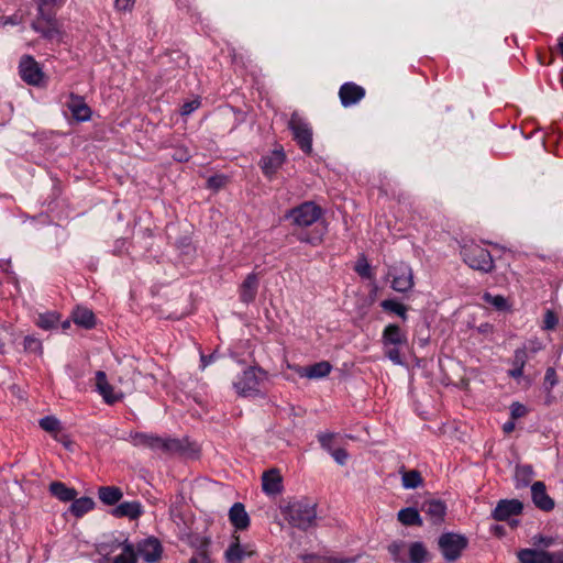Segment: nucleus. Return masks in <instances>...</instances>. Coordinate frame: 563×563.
<instances>
[{
	"mask_svg": "<svg viewBox=\"0 0 563 563\" xmlns=\"http://www.w3.org/2000/svg\"><path fill=\"white\" fill-rule=\"evenodd\" d=\"M129 438L134 446H141L152 451H161L168 455L192 457L198 453L196 444L191 443L187 438H162L146 432H131Z\"/></svg>",
	"mask_w": 563,
	"mask_h": 563,
	"instance_id": "f257e3e1",
	"label": "nucleus"
},
{
	"mask_svg": "<svg viewBox=\"0 0 563 563\" xmlns=\"http://www.w3.org/2000/svg\"><path fill=\"white\" fill-rule=\"evenodd\" d=\"M285 520L294 528L307 531L317 526V504L307 497L294 499L282 507Z\"/></svg>",
	"mask_w": 563,
	"mask_h": 563,
	"instance_id": "f03ea898",
	"label": "nucleus"
},
{
	"mask_svg": "<svg viewBox=\"0 0 563 563\" xmlns=\"http://www.w3.org/2000/svg\"><path fill=\"white\" fill-rule=\"evenodd\" d=\"M461 256L464 263L472 269L487 274L495 268L490 252L476 243L472 242L462 245Z\"/></svg>",
	"mask_w": 563,
	"mask_h": 563,
	"instance_id": "7ed1b4c3",
	"label": "nucleus"
},
{
	"mask_svg": "<svg viewBox=\"0 0 563 563\" xmlns=\"http://www.w3.org/2000/svg\"><path fill=\"white\" fill-rule=\"evenodd\" d=\"M322 208L313 201H305L288 210L284 218L299 228H307L317 222L322 216Z\"/></svg>",
	"mask_w": 563,
	"mask_h": 563,
	"instance_id": "20e7f679",
	"label": "nucleus"
},
{
	"mask_svg": "<svg viewBox=\"0 0 563 563\" xmlns=\"http://www.w3.org/2000/svg\"><path fill=\"white\" fill-rule=\"evenodd\" d=\"M438 545L444 560L454 562L461 558L462 552L467 548L468 540L463 534L444 532L440 536Z\"/></svg>",
	"mask_w": 563,
	"mask_h": 563,
	"instance_id": "39448f33",
	"label": "nucleus"
},
{
	"mask_svg": "<svg viewBox=\"0 0 563 563\" xmlns=\"http://www.w3.org/2000/svg\"><path fill=\"white\" fill-rule=\"evenodd\" d=\"M288 128L300 150L310 155L312 153V129L310 124L297 112H294L288 122Z\"/></svg>",
	"mask_w": 563,
	"mask_h": 563,
	"instance_id": "423d86ee",
	"label": "nucleus"
},
{
	"mask_svg": "<svg viewBox=\"0 0 563 563\" xmlns=\"http://www.w3.org/2000/svg\"><path fill=\"white\" fill-rule=\"evenodd\" d=\"M389 275L393 277L391 288L398 292H407L412 289L413 272L409 264L400 262L390 268Z\"/></svg>",
	"mask_w": 563,
	"mask_h": 563,
	"instance_id": "0eeeda50",
	"label": "nucleus"
},
{
	"mask_svg": "<svg viewBox=\"0 0 563 563\" xmlns=\"http://www.w3.org/2000/svg\"><path fill=\"white\" fill-rule=\"evenodd\" d=\"M19 74L23 81L31 86H40L44 73L40 64L31 55H23L19 63Z\"/></svg>",
	"mask_w": 563,
	"mask_h": 563,
	"instance_id": "6e6552de",
	"label": "nucleus"
},
{
	"mask_svg": "<svg viewBox=\"0 0 563 563\" xmlns=\"http://www.w3.org/2000/svg\"><path fill=\"white\" fill-rule=\"evenodd\" d=\"M517 556L521 563H563V551L549 552L542 549H522Z\"/></svg>",
	"mask_w": 563,
	"mask_h": 563,
	"instance_id": "1a4fd4ad",
	"label": "nucleus"
},
{
	"mask_svg": "<svg viewBox=\"0 0 563 563\" xmlns=\"http://www.w3.org/2000/svg\"><path fill=\"white\" fill-rule=\"evenodd\" d=\"M539 350L540 346H536L533 343L518 347L511 358L512 368L507 372L508 376L515 379L522 377L526 363Z\"/></svg>",
	"mask_w": 563,
	"mask_h": 563,
	"instance_id": "9d476101",
	"label": "nucleus"
},
{
	"mask_svg": "<svg viewBox=\"0 0 563 563\" xmlns=\"http://www.w3.org/2000/svg\"><path fill=\"white\" fill-rule=\"evenodd\" d=\"M256 372L257 369L255 367H249L233 383V386L239 395L245 397L255 395L260 391V378Z\"/></svg>",
	"mask_w": 563,
	"mask_h": 563,
	"instance_id": "9b49d317",
	"label": "nucleus"
},
{
	"mask_svg": "<svg viewBox=\"0 0 563 563\" xmlns=\"http://www.w3.org/2000/svg\"><path fill=\"white\" fill-rule=\"evenodd\" d=\"M95 380L96 390L107 405H113L123 398V394L115 393L113 386L109 384L104 372L98 371Z\"/></svg>",
	"mask_w": 563,
	"mask_h": 563,
	"instance_id": "f8f14e48",
	"label": "nucleus"
},
{
	"mask_svg": "<svg viewBox=\"0 0 563 563\" xmlns=\"http://www.w3.org/2000/svg\"><path fill=\"white\" fill-rule=\"evenodd\" d=\"M523 505L518 499H501L492 512V517L497 521H505L511 516L521 514Z\"/></svg>",
	"mask_w": 563,
	"mask_h": 563,
	"instance_id": "ddd939ff",
	"label": "nucleus"
},
{
	"mask_svg": "<svg viewBox=\"0 0 563 563\" xmlns=\"http://www.w3.org/2000/svg\"><path fill=\"white\" fill-rule=\"evenodd\" d=\"M67 108L77 122H86L91 119V108L86 103L81 96L70 93Z\"/></svg>",
	"mask_w": 563,
	"mask_h": 563,
	"instance_id": "4468645a",
	"label": "nucleus"
},
{
	"mask_svg": "<svg viewBox=\"0 0 563 563\" xmlns=\"http://www.w3.org/2000/svg\"><path fill=\"white\" fill-rule=\"evenodd\" d=\"M446 509L445 503L440 499H427L421 505V511L428 516L434 526H439L444 521Z\"/></svg>",
	"mask_w": 563,
	"mask_h": 563,
	"instance_id": "2eb2a0df",
	"label": "nucleus"
},
{
	"mask_svg": "<svg viewBox=\"0 0 563 563\" xmlns=\"http://www.w3.org/2000/svg\"><path fill=\"white\" fill-rule=\"evenodd\" d=\"M163 548L155 538H148L137 544V554L147 563L157 562L162 556Z\"/></svg>",
	"mask_w": 563,
	"mask_h": 563,
	"instance_id": "dca6fc26",
	"label": "nucleus"
},
{
	"mask_svg": "<svg viewBox=\"0 0 563 563\" xmlns=\"http://www.w3.org/2000/svg\"><path fill=\"white\" fill-rule=\"evenodd\" d=\"M365 96V89L354 82H345L340 87L339 97L343 107L356 104Z\"/></svg>",
	"mask_w": 563,
	"mask_h": 563,
	"instance_id": "f3484780",
	"label": "nucleus"
},
{
	"mask_svg": "<svg viewBox=\"0 0 563 563\" xmlns=\"http://www.w3.org/2000/svg\"><path fill=\"white\" fill-rule=\"evenodd\" d=\"M382 343L384 347L406 346L408 344L406 333L396 323H389L382 333Z\"/></svg>",
	"mask_w": 563,
	"mask_h": 563,
	"instance_id": "a211bd4d",
	"label": "nucleus"
},
{
	"mask_svg": "<svg viewBox=\"0 0 563 563\" xmlns=\"http://www.w3.org/2000/svg\"><path fill=\"white\" fill-rule=\"evenodd\" d=\"M143 512V506L139 500L123 501L110 511L115 518H128L130 520L139 519Z\"/></svg>",
	"mask_w": 563,
	"mask_h": 563,
	"instance_id": "6ab92c4d",
	"label": "nucleus"
},
{
	"mask_svg": "<svg viewBox=\"0 0 563 563\" xmlns=\"http://www.w3.org/2000/svg\"><path fill=\"white\" fill-rule=\"evenodd\" d=\"M532 501L539 509L550 511L554 508V500L547 494L543 482H534L531 486Z\"/></svg>",
	"mask_w": 563,
	"mask_h": 563,
	"instance_id": "aec40b11",
	"label": "nucleus"
},
{
	"mask_svg": "<svg viewBox=\"0 0 563 563\" xmlns=\"http://www.w3.org/2000/svg\"><path fill=\"white\" fill-rule=\"evenodd\" d=\"M283 478L277 468H272L262 475V488L268 495H277L283 490Z\"/></svg>",
	"mask_w": 563,
	"mask_h": 563,
	"instance_id": "412c9836",
	"label": "nucleus"
},
{
	"mask_svg": "<svg viewBox=\"0 0 563 563\" xmlns=\"http://www.w3.org/2000/svg\"><path fill=\"white\" fill-rule=\"evenodd\" d=\"M285 153L282 150L273 151L271 155L263 156L260 166L264 175L272 177L284 164Z\"/></svg>",
	"mask_w": 563,
	"mask_h": 563,
	"instance_id": "4be33fe9",
	"label": "nucleus"
},
{
	"mask_svg": "<svg viewBox=\"0 0 563 563\" xmlns=\"http://www.w3.org/2000/svg\"><path fill=\"white\" fill-rule=\"evenodd\" d=\"M258 277L255 273L249 274L240 286V300L250 303L255 300L258 290Z\"/></svg>",
	"mask_w": 563,
	"mask_h": 563,
	"instance_id": "5701e85b",
	"label": "nucleus"
},
{
	"mask_svg": "<svg viewBox=\"0 0 563 563\" xmlns=\"http://www.w3.org/2000/svg\"><path fill=\"white\" fill-rule=\"evenodd\" d=\"M229 520L236 530H245L250 526V516L242 503H234L229 510Z\"/></svg>",
	"mask_w": 563,
	"mask_h": 563,
	"instance_id": "b1692460",
	"label": "nucleus"
},
{
	"mask_svg": "<svg viewBox=\"0 0 563 563\" xmlns=\"http://www.w3.org/2000/svg\"><path fill=\"white\" fill-rule=\"evenodd\" d=\"M332 366L329 362L322 361L314 363L307 367H301L298 371L300 376L308 377L310 379L323 378L330 374Z\"/></svg>",
	"mask_w": 563,
	"mask_h": 563,
	"instance_id": "393cba45",
	"label": "nucleus"
},
{
	"mask_svg": "<svg viewBox=\"0 0 563 563\" xmlns=\"http://www.w3.org/2000/svg\"><path fill=\"white\" fill-rule=\"evenodd\" d=\"M31 27L48 41L60 42V40H62V34H60V31L58 30L57 21L49 22V23L48 22H46V23L32 22Z\"/></svg>",
	"mask_w": 563,
	"mask_h": 563,
	"instance_id": "a878e982",
	"label": "nucleus"
},
{
	"mask_svg": "<svg viewBox=\"0 0 563 563\" xmlns=\"http://www.w3.org/2000/svg\"><path fill=\"white\" fill-rule=\"evenodd\" d=\"M123 492L117 486H100L98 488V498L107 506H115L122 499Z\"/></svg>",
	"mask_w": 563,
	"mask_h": 563,
	"instance_id": "bb28decb",
	"label": "nucleus"
},
{
	"mask_svg": "<svg viewBox=\"0 0 563 563\" xmlns=\"http://www.w3.org/2000/svg\"><path fill=\"white\" fill-rule=\"evenodd\" d=\"M49 493L62 501H71L77 497V490L67 487L62 482H52L49 484Z\"/></svg>",
	"mask_w": 563,
	"mask_h": 563,
	"instance_id": "cd10ccee",
	"label": "nucleus"
},
{
	"mask_svg": "<svg viewBox=\"0 0 563 563\" xmlns=\"http://www.w3.org/2000/svg\"><path fill=\"white\" fill-rule=\"evenodd\" d=\"M397 519L404 525V526H417L421 527L423 525V520L415 507H406L398 511Z\"/></svg>",
	"mask_w": 563,
	"mask_h": 563,
	"instance_id": "c85d7f7f",
	"label": "nucleus"
},
{
	"mask_svg": "<svg viewBox=\"0 0 563 563\" xmlns=\"http://www.w3.org/2000/svg\"><path fill=\"white\" fill-rule=\"evenodd\" d=\"M73 320L77 325H80L85 329H91L96 324L95 314L88 308L78 307L76 310H74Z\"/></svg>",
	"mask_w": 563,
	"mask_h": 563,
	"instance_id": "c756f323",
	"label": "nucleus"
},
{
	"mask_svg": "<svg viewBox=\"0 0 563 563\" xmlns=\"http://www.w3.org/2000/svg\"><path fill=\"white\" fill-rule=\"evenodd\" d=\"M69 511L77 518L82 517L95 507V501L90 497H80L71 500Z\"/></svg>",
	"mask_w": 563,
	"mask_h": 563,
	"instance_id": "7c9ffc66",
	"label": "nucleus"
},
{
	"mask_svg": "<svg viewBox=\"0 0 563 563\" xmlns=\"http://www.w3.org/2000/svg\"><path fill=\"white\" fill-rule=\"evenodd\" d=\"M252 555V552H247L236 540L225 551V559L228 563H241L245 556Z\"/></svg>",
	"mask_w": 563,
	"mask_h": 563,
	"instance_id": "2f4dec72",
	"label": "nucleus"
},
{
	"mask_svg": "<svg viewBox=\"0 0 563 563\" xmlns=\"http://www.w3.org/2000/svg\"><path fill=\"white\" fill-rule=\"evenodd\" d=\"M404 468L405 467L402 466L400 470V473L402 475L401 476L402 486L406 489H413V488L419 487L423 482L420 472L417 470L405 471Z\"/></svg>",
	"mask_w": 563,
	"mask_h": 563,
	"instance_id": "473e14b6",
	"label": "nucleus"
},
{
	"mask_svg": "<svg viewBox=\"0 0 563 563\" xmlns=\"http://www.w3.org/2000/svg\"><path fill=\"white\" fill-rule=\"evenodd\" d=\"M409 556L411 563H426L428 551L422 542H412L409 547Z\"/></svg>",
	"mask_w": 563,
	"mask_h": 563,
	"instance_id": "72a5a7b5",
	"label": "nucleus"
},
{
	"mask_svg": "<svg viewBox=\"0 0 563 563\" xmlns=\"http://www.w3.org/2000/svg\"><path fill=\"white\" fill-rule=\"evenodd\" d=\"M136 552L133 544L124 542L122 552L114 556L112 563H136Z\"/></svg>",
	"mask_w": 563,
	"mask_h": 563,
	"instance_id": "f704fd0d",
	"label": "nucleus"
},
{
	"mask_svg": "<svg viewBox=\"0 0 563 563\" xmlns=\"http://www.w3.org/2000/svg\"><path fill=\"white\" fill-rule=\"evenodd\" d=\"M533 475L532 468L530 466H519L516 470V488H523L527 487L530 482L531 477Z\"/></svg>",
	"mask_w": 563,
	"mask_h": 563,
	"instance_id": "c9c22d12",
	"label": "nucleus"
},
{
	"mask_svg": "<svg viewBox=\"0 0 563 563\" xmlns=\"http://www.w3.org/2000/svg\"><path fill=\"white\" fill-rule=\"evenodd\" d=\"M380 306L384 310L396 313L402 320L407 319V307L405 305L394 299H386L382 301Z\"/></svg>",
	"mask_w": 563,
	"mask_h": 563,
	"instance_id": "e433bc0d",
	"label": "nucleus"
},
{
	"mask_svg": "<svg viewBox=\"0 0 563 563\" xmlns=\"http://www.w3.org/2000/svg\"><path fill=\"white\" fill-rule=\"evenodd\" d=\"M59 316L56 312L41 313L36 320V325L44 330H51L57 325Z\"/></svg>",
	"mask_w": 563,
	"mask_h": 563,
	"instance_id": "4c0bfd02",
	"label": "nucleus"
},
{
	"mask_svg": "<svg viewBox=\"0 0 563 563\" xmlns=\"http://www.w3.org/2000/svg\"><path fill=\"white\" fill-rule=\"evenodd\" d=\"M483 299L485 302L492 305L499 311H505L508 309L507 299L501 295H492L489 292H485L483 295Z\"/></svg>",
	"mask_w": 563,
	"mask_h": 563,
	"instance_id": "58836bf2",
	"label": "nucleus"
},
{
	"mask_svg": "<svg viewBox=\"0 0 563 563\" xmlns=\"http://www.w3.org/2000/svg\"><path fill=\"white\" fill-rule=\"evenodd\" d=\"M56 21L55 12L52 8L37 4V16L32 22H54Z\"/></svg>",
	"mask_w": 563,
	"mask_h": 563,
	"instance_id": "ea45409f",
	"label": "nucleus"
},
{
	"mask_svg": "<svg viewBox=\"0 0 563 563\" xmlns=\"http://www.w3.org/2000/svg\"><path fill=\"white\" fill-rule=\"evenodd\" d=\"M401 346H388L385 349V356L390 360L395 365H404L405 361L400 353Z\"/></svg>",
	"mask_w": 563,
	"mask_h": 563,
	"instance_id": "a19ab883",
	"label": "nucleus"
},
{
	"mask_svg": "<svg viewBox=\"0 0 563 563\" xmlns=\"http://www.w3.org/2000/svg\"><path fill=\"white\" fill-rule=\"evenodd\" d=\"M38 423H40V427L47 432H54V431L59 430V428H60L59 420L53 416H46V417L40 419Z\"/></svg>",
	"mask_w": 563,
	"mask_h": 563,
	"instance_id": "79ce46f5",
	"label": "nucleus"
},
{
	"mask_svg": "<svg viewBox=\"0 0 563 563\" xmlns=\"http://www.w3.org/2000/svg\"><path fill=\"white\" fill-rule=\"evenodd\" d=\"M24 350L30 353H41L42 342L35 336L27 335L24 338Z\"/></svg>",
	"mask_w": 563,
	"mask_h": 563,
	"instance_id": "37998d69",
	"label": "nucleus"
},
{
	"mask_svg": "<svg viewBox=\"0 0 563 563\" xmlns=\"http://www.w3.org/2000/svg\"><path fill=\"white\" fill-rule=\"evenodd\" d=\"M532 544L536 547L534 549L545 550L555 544V539L552 537H543L541 534H537L532 537Z\"/></svg>",
	"mask_w": 563,
	"mask_h": 563,
	"instance_id": "c03bdc74",
	"label": "nucleus"
},
{
	"mask_svg": "<svg viewBox=\"0 0 563 563\" xmlns=\"http://www.w3.org/2000/svg\"><path fill=\"white\" fill-rule=\"evenodd\" d=\"M559 323V318L553 310L548 309L543 317V325L544 330H554Z\"/></svg>",
	"mask_w": 563,
	"mask_h": 563,
	"instance_id": "a18cd8bd",
	"label": "nucleus"
},
{
	"mask_svg": "<svg viewBox=\"0 0 563 563\" xmlns=\"http://www.w3.org/2000/svg\"><path fill=\"white\" fill-rule=\"evenodd\" d=\"M527 412V407L518 401L512 402L510 406V417L512 420L525 417Z\"/></svg>",
	"mask_w": 563,
	"mask_h": 563,
	"instance_id": "49530a36",
	"label": "nucleus"
},
{
	"mask_svg": "<svg viewBox=\"0 0 563 563\" xmlns=\"http://www.w3.org/2000/svg\"><path fill=\"white\" fill-rule=\"evenodd\" d=\"M355 271L363 278L369 279L372 277V268L371 265L366 262V260L357 262Z\"/></svg>",
	"mask_w": 563,
	"mask_h": 563,
	"instance_id": "de8ad7c7",
	"label": "nucleus"
},
{
	"mask_svg": "<svg viewBox=\"0 0 563 563\" xmlns=\"http://www.w3.org/2000/svg\"><path fill=\"white\" fill-rule=\"evenodd\" d=\"M200 107V100L198 98L187 101L181 106L180 114L189 115Z\"/></svg>",
	"mask_w": 563,
	"mask_h": 563,
	"instance_id": "09e8293b",
	"label": "nucleus"
},
{
	"mask_svg": "<svg viewBox=\"0 0 563 563\" xmlns=\"http://www.w3.org/2000/svg\"><path fill=\"white\" fill-rule=\"evenodd\" d=\"M330 453L338 464L344 465L346 463L349 454L345 449L338 448L332 450Z\"/></svg>",
	"mask_w": 563,
	"mask_h": 563,
	"instance_id": "8fccbe9b",
	"label": "nucleus"
},
{
	"mask_svg": "<svg viewBox=\"0 0 563 563\" xmlns=\"http://www.w3.org/2000/svg\"><path fill=\"white\" fill-rule=\"evenodd\" d=\"M207 184H208V188L216 189V190L220 189L225 184V177L221 176V175L211 176L208 178Z\"/></svg>",
	"mask_w": 563,
	"mask_h": 563,
	"instance_id": "3c124183",
	"label": "nucleus"
},
{
	"mask_svg": "<svg viewBox=\"0 0 563 563\" xmlns=\"http://www.w3.org/2000/svg\"><path fill=\"white\" fill-rule=\"evenodd\" d=\"M544 384L550 388L554 387L558 384L556 372L553 367L547 368L544 375Z\"/></svg>",
	"mask_w": 563,
	"mask_h": 563,
	"instance_id": "603ef678",
	"label": "nucleus"
},
{
	"mask_svg": "<svg viewBox=\"0 0 563 563\" xmlns=\"http://www.w3.org/2000/svg\"><path fill=\"white\" fill-rule=\"evenodd\" d=\"M173 158L177 162H188L190 154L186 148L179 147L175 150Z\"/></svg>",
	"mask_w": 563,
	"mask_h": 563,
	"instance_id": "864d4df0",
	"label": "nucleus"
},
{
	"mask_svg": "<svg viewBox=\"0 0 563 563\" xmlns=\"http://www.w3.org/2000/svg\"><path fill=\"white\" fill-rule=\"evenodd\" d=\"M189 563H211V560L206 551H200L190 559Z\"/></svg>",
	"mask_w": 563,
	"mask_h": 563,
	"instance_id": "5fc2aeb1",
	"label": "nucleus"
},
{
	"mask_svg": "<svg viewBox=\"0 0 563 563\" xmlns=\"http://www.w3.org/2000/svg\"><path fill=\"white\" fill-rule=\"evenodd\" d=\"M318 439L323 449H325L329 452L332 451V449H331V441L333 439L332 434H320Z\"/></svg>",
	"mask_w": 563,
	"mask_h": 563,
	"instance_id": "6e6d98bb",
	"label": "nucleus"
},
{
	"mask_svg": "<svg viewBox=\"0 0 563 563\" xmlns=\"http://www.w3.org/2000/svg\"><path fill=\"white\" fill-rule=\"evenodd\" d=\"M135 0H115V7L118 10L126 11L130 10Z\"/></svg>",
	"mask_w": 563,
	"mask_h": 563,
	"instance_id": "4d7b16f0",
	"label": "nucleus"
},
{
	"mask_svg": "<svg viewBox=\"0 0 563 563\" xmlns=\"http://www.w3.org/2000/svg\"><path fill=\"white\" fill-rule=\"evenodd\" d=\"M36 4H41L42 7H49L53 8L56 4H62L63 0H34Z\"/></svg>",
	"mask_w": 563,
	"mask_h": 563,
	"instance_id": "13d9d810",
	"label": "nucleus"
},
{
	"mask_svg": "<svg viewBox=\"0 0 563 563\" xmlns=\"http://www.w3.org/2000/svg\"><path fill=\"white\" fill-rule=\"evenodd\" d=\"M516 428L515 420H510L504 423L503 431L507 434L511 433Z\"/></svg>",
	"mask_w": 563,
	"mask_h": 563,
	"instance_id": "bf43d9fd",
	"label": "nucleus"
},
{
	"mask_svg": "<svg viewBox=\"0 0 563 563\" xmlns=\"http://www.w3.org/2000/svg\"><path fill=\"white\" fill-rule=\"evenodd\" d=\"M200 361L201 367L205 368L208 364H210L213 361V354H210L208 356L202 354Z\"/></svg>",
	"mask_w": 563,
	"mask_h": 563,
	"instance_id": "052dcab7",
	"label": "nucleus"
},
{
	"mask_svg": "<svg viewBox=\"0 0 563 563\" xmlns=\"http://www.w3.org/2000/svg\"><path fill=\"white\" fill-rule=\"evenodd\" d=\"M388 550L390 552V554L396 558L400 551V544L398 543H393L388 547Z\"/></svg>",
	"mask_w": 563,
	"mask_h": 563,
	"instance_id": "680f3d73",
	"label": "nucleus"
},
{
	"mask_svg": "<svg viewBox=\"0 0 563 563\" xmlns=\"http://www.w3.org/2000/svg\"><path fill=\"white\" fill-rule=\"evenodd\" d=\"M558 46H559L560 53L563 56V35L560 37Z\"/></svg>",
	"mask_w": 563,
	"mask_h": 563,
	"instance_id": "e2e57ef3",
	"label": "nucleus"
},
{
	"mask_svg": "<svg viewBox=\"0 0 563 563\" xmlns=\"http://www.w3.org/2000/svg\"><path fill=\"white\" fill-rule=\"evenodd\" d=\"M299 240H300L301 242L312 243V241L309 239V236H308V235H306V236H300V238H299Z\"/></svg>",
	"mask_w": 563,
	"mask_h": 563,
	"instance_id": "0e129e2a",
	"label": "nucleus"
},
{
	"mask_svg": "<svg viewBox=\"0 0 563 563\" xmlns=\"http://www.w3.org/2000/svg\"><path fill=\"white\" fill-rule=\"evenodd\" d=\"M4 353V343L2 341V338H0V354Z\"/></svg>",
	"mask_w": 563,
	"mask_h": 563,
	"instance_id": "69168bd1",
	"label": "nucleus"
},
{
	"mask_svg": "<svg viewBox=\"0 0 563 563\" xmlns=\"http://www.w3.org/2000/svg\"><path fill=\"white\" fill-rule=\"evenodd\" d=\"M62 327H63V329H67V328H69V327H70V322H69V320L64 321V322H63V324H62Z\"/></svg>",
	"mask_w": 563,
	"mask_h": 563,
	"instance_id": "338daca9",
	"label": "nucleus"
}]
</instances>
